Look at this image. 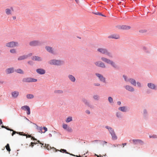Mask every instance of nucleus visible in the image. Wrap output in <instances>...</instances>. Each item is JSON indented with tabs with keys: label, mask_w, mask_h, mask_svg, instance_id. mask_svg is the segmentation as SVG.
<instances>
[{
	"label": "nucleus",
	"mask_w": 157,
	"mask_h": 157,
	"mask_svg": "<svg viewBox=\"0 0 157 157\" xmlns=\"http://www.w3.org/2000/svg\"><path fill=\"white\" fill-rule=\"evenodd\" d=\"M97 51L102 54L105 55L109 57H112V53L109 52L106 48H98L97 49Z\"/></svg>",
	"instance_id": "f257e3e1"
},
{
	"label": "nucleus",
	"mask_w": 157,
	"mask_h": 157,
	"mask_svg": "<svg viewBox=\"0 0 157 157\" xmlns=\"http://www.w3.org/2000/svg\"><path fill=\"white\" fill-rule=\"evenodd\" d=\"M49 63L51 65L59 66L63 64L64 62L61 60L52 59L50 61Z\"/></svg>",
	"instance_id": "f03ea898"
},
{
	"label": "nucleus",
	"mask_w": 157,
	"mask_h": 157,
	"mask_svg": "<svg viewBox=\"0 0 157 157\" xmlns=\"http://www.w3.org/2000/svg\"><path fill=\"white\" fill-rule=\"evenodd\" d=\"M43 43L40 40H34L30 41L29 44L31 46L35 47L42 45Z\"/></svg>",
	"instance_id": "7ed1b4c3"
},
{
	"label": "nucleus",
	"mask_w": 157,
	"mask_h": 157,
	"mask_svg": "<svg viewBox=\"0 0 157 157\" xmlns=\"http://www.w3.org/2000/svg\"><path fill=\"white\" fill-rule=\"evenodd\" d=\"M18 42L15 41H11L6 44V47L9 48H14L18 46Z\"/></svg>",
	"instance_id": "20e7f679"
},
{
	"label": "nucleus",
	"mask_w": 157,
	"mask_h": 157,
	"mask_svg": "<svg viewBox=\"0 0 157 157\" xmlns=\"http://www.w3.org/2000/svg\"><path fill=\"white\" fill-rule=\"evenodd\" d=\"M95 75L98 78L100 81L103 83H106L105 78L103 75L98 73H96Z\"/></svg>",
	"instance_id": "39448f33"
},
{
	"label": "nucleus",
	"mask_w": 157,
	"mask_h": 157,
	"mask_svg": "<svg viewBox=\"0 0 157 157\" xmlns=\"http://www.w3.org/2000/svg\"><path fill=\"white\" fill-rule=\"evenodd\" d=\"M133 144L135 145H142L144 144V142L141 140L133 139L132 140Z\"/></svg>",
	"instance_id": "423d86ee"
},
{
	"label": "nucleus",
	"mask_w": 157,
	"mask_h": 157,
	"mask_svg": "<svg viewBox=\"0 0 157 157\" xmlns=\"http://www.w3.org/2000/svg\"><path fill=\"white\" fill-rule=\"evenodd\" d=\"M45 48L48 52L53 55H55L56 54V53L54 51L53 48L52 47L46 46L45 47Z\"/></svg>",
	"instance_id": "0eeeda50"
},
{
	"label": "nucleus",
	"mask_w": 157,
	"mask_h": 157,
	"mask_svg": "<svg viewBox=\"0 0 157 157\" xmlns=\"http://www.w3.org/2000/svg\"><path fill=\"white\" fill-rule=\"evenodd\" d=\"M116 27L119 29L128 30L131 28V27L126 25H118Z\"/></svg>",
	"instance_id": "6e6552de"
},
{
	"label": "nucleus",
	"mask_w": 157,
	"mask_h": 157,
	"mask_svg": "<svg viewBox=\"0 0 157 157\" xmlns=\"http://www.w3.org/2000/svg\"><path fill=\"white\" fill-rule=\"evenodd\" d=\"M21 109L24 111H27L26 113L28 115L30 114V107L28 105H24L21 107Z\"/></svg>",
	"instance_id": "1a4fd4ad"
},
{
	"label": "nucleus",
	"mask_w": 157,
	"mask_h": 157,
	"mask_svg": "<svg viewBox=\"0 0 157 157\" xmlns=\"http://www.w3.org/2000/svg\"><path fill=\"white\" fill-rule=\"evenodd\" d=\"M147 86L150 89L155 90H157V86L152 83H148Z\"/></svg>",
	"instance_id": "9d476101"
},
{
	"label": "nucleus",
	"mask_w": 157,
	"mask_h": 157,
	"mask_svg": "<svg viewBox=\"0 0 157 157\" xmlns=\"http://www.w3.org/2000/svg\"><path fill=\"white\" fill-rule=\"evenodd\" d=\"M95 64L97 66L100 67L102 68H105V64L103 63L102 62L100 61H98L96 62L95 63Z\"/></svg>",
	"instance_id": "9b49d317"
},
{
	"label": "nucleus",
	"mask_w": 157,
	"mask_h": 157,
	"mask_svg": "<svg viewBox=\"0 0 157 157\" xmlns=\"http://www.w3.org/2000/svg\"><path fill=\"white\" fill-rule=\"evenodd\" d=\"M124 87L125 89L130 92H133L135 89L133 87L129 85H126L124 86Z\"/></svg>",
	"instance_id": "f8f14e48"
},
{
	"label": "nucleus",
	"mask_w": 157,
	"mask_h": 157,
	"mask_svg": "<svg viewBox=\"0 0 157 157\" xmlns=\"http://www.w3.org/2000/svg\"><path fill=\"white\" fill-rule=\"evenodd\" d=\"M19 93L18 91H14L12 92L11 95L13 98H16L19 95Z\"/></svg>",
	"instance_id": "ddd939ff"
},
{
	"label": "nucleus",
	"mask_w": 157,
	"mask_h": 157,
	"mask_svg": "<svg viewBox=\"0 0 157 157\" xmlns=\"http://www.w3.org/2000/svg\"><path fill=\"white\" fill-rule=\"evenodd\" d=\"M37 73L40 75H43L45 74L46 71L45 70L42 68H38L36 70Z\"/></svg>",
	"instance_id": "4468645a"
},
{
	"label": "nucleus",
	"mask_w": 157,
	"mask_h": 157,
	"mask_svg": "<svg viewBox=\"0 0 157 157\" xmlns=\"http://www.w3.org/2000/svg\"><path fill=\"white\" fill-rule=\"evenodd\" d=\"M32 59L33 60L37 61H41L42 60V58L40 57L36 56H34L32 57Z\"/></svg>",
	"instance_id": "2eb2a0df"
},
{
	"label": "nucleus",
	"mask_w": 157,
	"mask_h": 157,
	"mask_svg": "<svg viewBox=\"0 0 157 157\" xmlns=\"http://www.w3.org/2000/svg\"><path fill=\"white\" fill-rule=\"evenodd\" d=\"M101 59L103 62L109 64L111 61L110 59L104 57H101Z\"/></svg>",
	"instance_id": "dca6fc26"
},
{
	"label": "nucleus",
	"mask_w": 157,
	"mask_h": 157,
	"mask_svg": "<svg viewBox=\"0 0 157 157\" xmlns=\"http://www.w3.org/2000/svg\"><path fill=\"white\" fill-rule=\"evenodd\" d=\"M14 72L13 67H10L6 69V72L7 74L13 73Z\"/></svg>",
	"instance_id": "f3484780"
},
{
	"label": "nucleus",
	"mask_w": 157,
	"mask_h": 157,
	"mask_svg": "<svg viewBox=\"0 0 157 157\" xmlns=\"http://www.w3.org/2000/svg\"><path fill=\"white\" fill-rule=\"evenodd\" d=\"M108 38L109 39L112 38L115 39H117L119 38V36L118 35L113 34L108 36Z\"/></svg>",
	"instance_id": "a211bd4d"
},
{
	"label": "nucleus",
	"mask_w": 157,
	"mask_h": 157,
	"mask_svg": "<svg viewBox=\"0 0 157 157\" xmlns=\"http://www.w3.org/2000/svg\"><path fill=\"white\" fill-rule=\"evenodd\" d=\"M109 64L115 69H118L119 67L113 61L111 60Z\"/></svg>",
	"instance_id": "6ab92c4d"
},
{
	"label": "nucleus",
	"mask_w": 157,
	"mask_h": 157,
	"mask_svg": "<svg viewBox=\"0 0 157 157\" xmlns=\"http://www.w3.org/2000/svg\"><path fill=\"white\" fill-rule=\"evenodd\" d=\"M143 116L144 118H147L148 116V113L147 110L146 109H144L143 111Z\"/></svg>",
	"instance_id": "aec40b11"
},
{
	"label": "nucleus",
	"mask_w": 157,
	"mask_h": 157,
	"mask_svg": "<svg viewBox=\"0 0 157 157\" xmlns=\"http://www.w3.org/2000/svg\"><path fill=\"white\" fill-rule=\"evenodd\" d=\"M105 128L107 129L110 134H111L112 133H113L114 132V129L111 127H109L108 126H105Z\"/></svg>",
	"instance_id": "412c9836"
},
{
	"label": "nucleus",
	"mask_w": 157,
	"mask_h": 157,
	"mask_svg": "<svg viewBox=\"0 0 157 157\" xmlns=\"http://www.w3.org/2000/svg\"><path fill=\"white\" fill-rule=\"evenodd\" d=\"M68 78L72 82H74L76 80L75 77L72 75H69L68 76Z\"/></svg>",
	"instance_id": "4be33fe9"
},
{
	"label": "nucleus",
	"mask_w": 157,
	"mask_h": 157,
	"mask_svg": "<svg viewBox=\"0 0 157 157\" xmlns=\"http://www.w3.org/2000/svg\"><path fill=\"white\" fill-rule=\"evenodd\" d=\"M118 109L123 112H126L127 111V108L126 106L120 107L118 108Z\"/></svg>",
	"instance_id": "5701e85b"
},
{
	"label": "nucleus",
	"mask_w": 157,
	"mask_h": 157,
	"mask_svg": "<svg viewBox=\"0 0 157 157\" xmlns=\"http://www.w3.org/2000/svg\"><path fill=\"white\" fill-rule=\"evenodd\" d=\"M132 85H133L134 86H136V80L132 78H130L129 79V81Z\"/></svg>",
	"instance_id": "b1692460"
},
{
	"label": "nucleus",
	"mask_w": 157,
	"mask_h": 157,
	"mask_svg": "<svg viewBox=\"0 0 157 157\" xmlns=\"http://www.w3.org/2000/svg\"><path fill=\"white\" fill-rule=\"evenodd\" d=\"M31 78H25L22 79V81L24 82H31Z\"/></svg>",
	"instance_id": "393cba45"
},
{
	"label": "nucleus",
	"mask_w": 157,
	"mask_h": 157,
	"mask_svg": "<svg viewBox=\"0 0 157 157\" xmlns=\"http://www.w3.org/2000/svg\"><path fill=\"white\" fill-rule=\"evenodd\" d=\"M82 101L86 105L90 107L91 105L90 104L89 102L88 101V100L85 98H83Z\"/></svg>",
	"instance_id": "a878e982"
},
{
	"label": "nucleus",
	"mask_w": 157,
	"mask_h": 157,
	"mask_svg": "<svg viewBox=\"0 0 157 157\" xmlns=\"http://www.w3.org/2000/svg\"><path fill=\"white\" fill-rule=\"evenodd\" d=\"M112 137V139L113 140H116L117 138L115 132L110 134Z\"/></svg>",
	"instance_id": "bb28decb"
},
{
	"label": "nucleus",
	"mask_w": 157,
	"mask_h": 157,
	"mask_svg": "<svg viewBox=\"0 0 157 157\" xmlns=\"http://www.w3.org/2000/svg\"><path fill=\"white\" fill-rule=\"evenodd\" d=\"M27 59L25 55L21 56H19L17 59L19 61L22 60Z\"/></svg>",
	"instance_id": "cd10ccee"
},
{
	"label": "nucleus",
	"mask_w": 157,
	"mask_h": 157,
	"mask_svg": "<svg viewBox=\"0 0 157 157\" xmlns=\"http://www.w3.org/2000/svg\"><path fill=\"white\" fill-rule=\"evenodd\" d=\"M92 13H93L94 14L96 15L101 16L104 17H106V16L105 15H104V14H102L101 13L99 12H92Z\"/></svg>",
	"instance_id": "c85d7f7f"
},
{
	"label": "nucleus",
	"mask_w": 157,
	"mask_h": 157,
	"mask_svg": "<svg viewBox=\"0 0 157 157\" xmlns=\"http://www.w3.org/2000/svg\"><path fill=\"white\" fill-rule=\"evenodd\" d=\"M116 116L118 118H120L122 117V113L120 112H116Z\"/></svg>",
	"instance_id": "c756f323"
},
{
	"label": "nucleus",
	"mask_w": 157,
	"mask_h": 157,
	"mask_svg": "<svg viewBox=\"0 0 157 157\" xmlns=\"http://www.w3.org/2000/svg\"><path fill=\"white\" fill-rule=\"evenodd\" d=\"M15 71L18 73L22 74H24V71L21 69H18L15 70Z\"/></svg>",
	"instance_id": "7c9ffc66"
},
{
	"label": "nucleus",
	"mask_w": 157,
	"mask_h": 157,
	"mask_svg": "<svg viewBox=\"0 0 157 157\" xmlns=\"http://www.w3.org/2000/svg\"><path fill=\"white\" fill-rule=\"evenodd\" d=\"M13 132L12 134V136H13L16 133H19V134L21 135H23V134H24V133L23 132H17L16 131H14L13 130Z\"/></svg>",
	"instance_id": "2f4dec72"
},
{
	"label": "nucleus",
	"mask_w": 157,
	"mask_h": 157,
	"mask_svg": "<svg viewBox=\"0 0 157 157\" xmlns=\"http://www.w3.org/2000/svg\"><path fill=\"white\" fill-rule=\"evenodd\" d=\"M26 97L28 99H32L34 97V95L33 94H27Z\"/></svg>",
	"instance_id": "473e14b6"
},
{
	"label": "nucleus",
	"mask_w": 157,
	"mask_h": 157,
	"mask_svg": "<svg viewBox=\"0 0 157 157\" xmlns=\"http://www.w3.org/2000/svg\"><path fill=\"white\" fill-rule=\"evenodd\" d=\"M36 129L39 130V132H40V131H41L42 132V130L43 129V127H42V126L41 127H39V126H38L36 124Z\"/></svg>",
	"instance_id": "72a5a7b5"
},
{
	"label": "nucleus",
	"mask_w": 157,
	"mask_h": 157,
	"mask_svg": "<svg viewBox=\"0 0 157 157\" xmlns=\"http://www.w3.org/2000/svg\"><path fill=\"white\" fill-rule=\"evenodd\" d=\"M6 13L7 15L11 14V11L9 9H6L5 10Z\"/></svg>",
	"instance_id": "f704fd0d"
},
{
	"label": "nucleus",
	"mask_w": 157,
	"mask_h": 157,
	"mask_svg": "<svg viewBox=\"0 0 157 157\" xmlns=\"http://www.w3.org/2000/svg\"><path fill=\"white\" fill-rule=\"evenodd\" d=\"M99 143L101 145H102L103 146H104V145L105 144H107V142L105 141H103L100 140L99 141Z\"/></svg>",
	"instance_id": "c9c22d12"
},
{
	"label": "nucleus",
	"mask_w": 157,
	"mask_h": 157,
	"mask_svg": "<svg viewBox=\"0 0 157 157\" xmlns=\"http://www.w3.org/2000/svg\"><path fill=\"white\" fill-rule=\"evenodd\" d=\"M93 98L94 100H99V99L100 98L99 96L97 95H94L93 96Z\"/></svg>",
	"instance_id": "e433bc0d"
},
{
	"label": "nucleus",
	"mask_w": 157,
	"mask_h": 157,
	"mask_svg": "<svg viewBox=\"0 0 157 157\" xmlns=\"http://www.w3.org/2000/svg\"><path fill=\"white\" fill-rule=\"evenodd\" d=\"M59 151L63 153H66L67 154H69V153H68V152L67 151V150L66 149H61Z\"/></svg>",
	"instance_id": "4c0bfd02"
},
{
	"label": "nucleus",
	"mask_w": 157,
	"mask_h": 157,
	"mask_svg": "<svg viewBox=\"0 0 157 157\" xmlns=\"http://www.w3.org/2000/svg\"><path fill=\"white\" fill-rule=\"evenodd\" d=\"M72 120V118L71 117H68L66 120V121L67 122H69Z\"/></svg>",
	"instance_id": "58836bf2"
},
{
	"label": "nucleus",
	"mask_w": 157,
	"mask_h": 157,
	"mask_svg": "<svg viewBox=\"0 0 157 157\" xmlns=\"http://www.w3.org/2000/svg\"><path fill=\"white\" fill-rule=\"evenodd\" d=\"M143 49L144 51L146 53H150L149 51L147 49V48L146 47H145V46L143 47Z\"/></svg>",
	"instance_id": "ea45409f"
},
{
	"label": "nucleus",
	"mask_w": 157,
	"mask_h": 157,
	"mask_svg": "<svg viewBox=\"0 0 157 157\" xmlns=\"http://www.w3.org/2000/svg\"><path fill=\"white\" fill-rule=\"evenodd\" d=\"M108 101L110 103H112L113 102V99L111 97H109L108 98Z\"/></svg>",
	"instance_id": "a19ab883"
},
{
	"label": "nucleus",
	"mask_w": 157,
	"mask_h": 157,
	"mask_svg": "<svg viewBox=\"0 0 157 157\" xmlns=\"http://www.w3.org/2000/svg\"><path fill=\"white\" fill-rule=\"evenodd\" d=\"M54 93L56 94H62L63 93V91L62 90H55Z\"/></svg>",
	"instance_id": "79ce46f5"
},
{
	"label": "nucleus",
	"mask_w": 157,
	"mask_h": 157,
	"mask_svg": "<svg viewBox=\"0 0 157 157\" xmlns=\"http://www.w3.org/2000/svg\"><path fill=\"white\" fill-rule=\"evenodd\" d=\"M6 148L7 150L9 151H11L10 148V147L9 144H7L6 146Z\"/></svg>",
	"instance_id": "37998d69"
},
{
	"label": "nucleus",
	"mask_w": 157,
	"mask_h": 157,
	"mask_svg": "<svg viewBox=\"0 0 157 157\" xmlns=\"http://www.w3.org/2000/svg\"><path fill=\"white\" fill-rule=\"evenodd\" d=\"M44 147H45L48 150H49L51 148V146H50L48 144H45Z\"/></svg>",
	"instance_id": "c03bdc74"
},
{
	"label": "nucleus",
	"mask_w": 157,
	"mask_h": 157,
	"mask_svg": "<svg viewBox=\"0 0 157 157\" xmlns=\"http://www.w3.org/2000/svg\"><path fill=\"white\" fill-rule=\"evenodd\" d=\"M123 77L124 78V79L125 81L126 82H129V79H130V78H127V76L125 75H123Z\"/></svg>",
	"instance_id": "a18cd8bd"
},
{
	"label": "nucleus",
	"mask_w": 157,
	"mask_h": 157,
	"mask_svg": "<svg viewBox=\"0 0 157 157\" xmlns=\"http://www.w3.org/2000/svg\"><path fill=\"white\" fill-rule=\"evenodd\" d=\"M149 137H150V138H157V136L156 135H150Z\"/></svg>",
	"instance_id": "49530a36"
},
{
	"label": "nucleus",
	"mask_w": 157,
	"mask_h": 157,
	"mask_svg": "<svg viewBox=\"0 0 157 157\" xmlns=\"http://www.w3.org/2000/svg\"><path fill=\"white\" fill-rule=\"evenodd\" d=\"M10 52L12 53H15L16 52V50L14 49H10Z\"/></svg>",
	"instance_id": "de8ad7c7"
},
{
	"label": "nucleus",
	"mask_w": 157,
	"mask_h": 157,
	"mask_svg": "<svg viewBox=\"0 0 157 157\" xmlns=\"http://www.w3.org/2000/svg\"><path fill=\"white\" fill-rule=\"evenodd\" d=\"M66 130L67 131L69 132H71L72 131L71 128L69 127H67V129Z\"/></svg>",
	"instance_id": "09e8293b"
},
{
	"label": "nucleus",
	"mask_w": 157,
	"mask_h": 157,
	"mask_svg": "<svg viewBox=\"0 0 157 157\" xmlns=\"http://www.w3.org/2000/svg\"><path fill=\"white\" fill-rule=\"evenodd\" d=\"M37 80L36 79L34 78H31V82H35L37 81Z\"/></svg>",
	"instance_id": "8fccbe9b"
},
{
	"label": "nucleus",
	"mask_w": 157,
	"mask_h": 157,
	"mask_svg": "<svg viewBox=\"0 0 157 157\" xmlns=\"http://www.w3.org/2000/svg\"><path fill=\"white\" fill-rule=\"evenodd\" d=\"M43 129H44V132L42 131V132H41V133H44L46 132L48 130L47 128L46 127H43Z\"/></svg>",
	"instance_id": "3c124183"
},
{
	"label": "nucleus",
	"mask_w": 157,
	"mask_h": 157,
	"mask_svg": "<svg viewBox=\"0 0 157 157\" xmlns=\"http://www.w3.org/2000/svg\"><path fill=\"white\" fill-rule=\"evenodd\" d=\"M68 127L67 125L66 124H64L63 125V128L65 129H66Z\"/></svg>",
	"instance_id": "603ef678"
},
{
	"label": "nucleus",
	"mask_w": 157,
	"mask_h": 157,
	"mask_svg": "<svg viewBox=\"0 0 157 157\" xmlns=\"http://www.w3.org/2000/svg\"><path fill=\"white\" fill-rule=\"evenodd\" d=\"M32 55H33V54L32 53H30L28 54L27 55H25V56L26 57V58H27L28 57L31 56Z\"/></svg>",
	"instance_id": "864d4df0"
},
{
	"label": "nucleus",
	"mask_w": 157,
	"mask_h": 157,
	"mask_svg": "<svg viewBox=\"0 0 157 157\" xmlns=\"http://www.w3.org/2000/svg\"><path fill=\"white\" fill-rule=\"evenodd\" d=\"M28 64H29L31 65H33V61H31V60L28 61Z\"/></svg>",
	"instance_id": "5fc2aeb1"
},
{
	"label": "nucleus",
	"mask_w": 157,
	"mask_h": 157,
	"mask_svg": "<svg viewBox=\"0 0 157 157\" xmlns=\"http://www.w3.org/2000/svg\"><path fill=\"white\" fill-rule=\"evenodd\" d=\"M37 144L36 143H33V142H31L30 144V146H31L32 147H33L34 146V144H35V145L36 144Z\"/></svg>",
	"instance_id": "6e6d98bb"
},
{
	"label": "nucleus",
	"mask_w": 157,
	"mask_h": 157,
	"mask_svg": "<svg viewBox=\"0 0 157 157\" xmlns=\"http://www.w3.org/2000/svg\"><path fill=\"white\" fill-rule=\"evenodd\" d=\"M100 140H96L92 141L91 142L93 143H94V142H96L97 143H98L99 142V141H100Z\"/></svg>",
	"instance_id": "4d7b16f0"
},
{
	"label": "nucleus",
	"mask_w": 157,
	"mask_h": 157,
	"mask_svg": "<svg viewBox=\"0 0 157 157\" xmlns=\"http://www.w3.org/2000/svg\"><path fill=\"white\" fill-rule=\"evenodd\" d=\"M6 129L10 131H13V130L12 129H11L10 128H8V127L6 126V128H5Z\"/></svg>",
	"instance_id": "13d9d810"
},
{
	"label": "nucleus",
	"mask_w": 157,
	"mask_h": 157,
	"mask_svg": "<svg viewBox=\"0 0 157 157\" xmlns=\"http://www.w3.org/2000/svg\"><path fill=\"white\" fill-rule=\"evenodd\" d=\"M137 84V85L139 87H141V83L139 82H137V83H136Z\"/></svg>",
	"instance_id": "bf43d9fd"
},
{
	"label": "nucleus",
	"mask_w": 157,
	"mask_h": 157,
	"mask_svg": "<svg viewBox=\"0 0 157 157\" xmlns=\"http://www.w3.org/2000/svg\"><path fill=\"white\" fill-rule=\"evenodd\" d=\"M94 85L95 86H100V84H99V83H94Z\"/></svg>",
	"instance_id": "052dcab7"
},
{
	"label": "nucleus",
	"mask_w": 157,
	"mask_h": 157,
	"mask_svg": "<svg viewBox=\"0 0 157 157\" xmlns=\"http://www.w3.org/2000/svg\"><path fill=\"white\" fill-rule=\"evenodd\" d=\"M146 32V31L145 30H141L139 31V32L140 33H143L144 32Z\"/></svg>",
	"instance_id": "680f3d73"
},
{
	"label": "nucleus",
	"mask_w": 157,
	"mask_h": 157,
	"mask_svg": "<svg viewBox=\"0 0 157 157\" xmlns=\"http://www.w3.org/2000/svg\"><path fill=\"white\" fill-rule=\"evenodd\" d=\"M85 112L87 114H90V112L89 110H87Z\"/></svg>",
	"instance_id": "e2e57ef3"
},
{
	"label": "nucleus",
	"mask_w": 157,
	"mask_h": 157,
	"mask_svg": "<svg viewBox=\"0 0 157 157\" xmlns=\"http://www.w3.org/2000/svg\"><path fill=\"white\" fill-rule=\"evenodd\" d=\"M117 104L118 105H120L121 104V102L120 101H118L117 102Z\"/></svg>",
	"instance_id": "0e129e2a"
},
{
	"label": "nucleus",
	"mask_w": 157,
	"mask_h": 157,
	"mask_svg": "<svg viewBox=\"0 0 157 157\" xmlns=\"http://www.w3.org/2000/svg\"><path fill=\"white\" fill-rule=\"evenodd\" d=\"M1 128H6V126L3 125H2L1 126Z\"/></svg>",
	"instance_id": "69168bd1"
},
{
	"label": "nucleus",
	"mask_w": 157,
	"mask_h": 157,
	"mask_svg": "<svg viewBox=\"0 0 157 157\" xmlns=\"http://www.w3.org/2000/svg\"><path fill=\"white\" fill-rule=\"evenodd\" d=\"M126 144H127L126 143H124L122 144V145H123V147H124V146L126 145Z\"/></svg>",
	"instance_id": "338daca9"
},
{
	"label": "nucleus",
	"mask_w": 157,
	"mask_h": 157,
	"mask_svg": "<svg viewBox=\"0 0 157 157\" xmlns=\"http://www.w3.org/2000/svg\"><path fill=\"white\" fill-rule=\"evenodd\" d=\"M48 136L49 137H51L52 136V135L51 134L49 133L48 134Z\"/></svg>",
	"instance_id": "774afa93"
}]
</instances>
